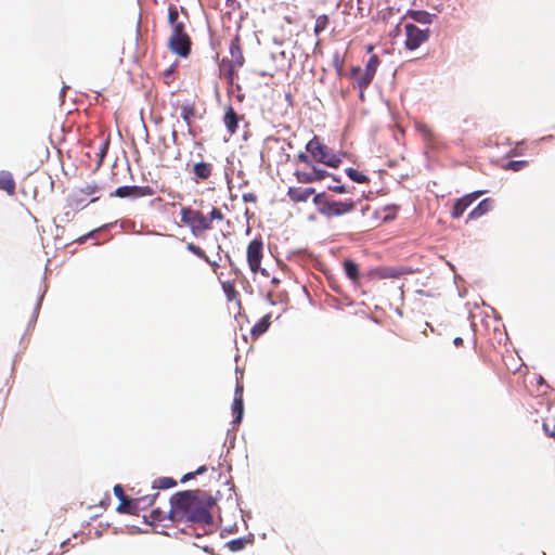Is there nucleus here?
<instances>
[{"label": "nucleus", "mask_w": 555, "mask_h": 555, "mask_svg": "<svg viewBox=\"0 0 555 555\" xmlns=\"http://www.w3.org/2000/svg\"><path fill=\"white\" fill-rule=\"evenodd\" d=\"M297 179L302 183H312L315 182V177L313 175V170L311 172H296Z\"/></svg>", "instance_id": "393cba45"}, {"label": "nucleus", "mask_w": 555, "mask_h": 555, "mask_svg": "<svg viewBox=\"0 0 555 555\" xmlns=\"http://www.w3.org/2000/svg\"><path fill=\"white\" fill-rule=\"evenodd\" d=\"M186 249H188L189 251H191L192 254H194L195 256H197L198 258H201V259H203L204 261H206L207 263H209V264H211V266H214V267H215V266H218L217 263L211 262V261L209 260V258L206 256V254H205V253H204V251H203V250H202L197 245H195V244H193V243H189V244L186 245Z\"/></svg>", "instance_id": "aec40b11"}, {"label": "nucleus", "mask_w": 555, "mask_h": 555, "mask_svg": "<svg viewBox=\"0 0 555 555\" xmlns=\"http://www.w3.org/2000/svg\"><path fill=\"white\" fill-rule=\"evenodd\" d=\"M211 169H212L211 165L208 163H204V162L196 163L193 166L194 175L196 176V178L202 179V180H206L210 177Z\"/></svg>", "instance_id": "4468645a"}, {"label": "nucleus", "mask_w": 555, "mask_h": 555, "mask_svg": "<svg viewBox=\"0 0 555 555\" xmlns=\"http://www.w3.org/2000/svg\"><path fill=\"white\" fill-rule=\"evenodd\" d=\"M194 115V108L190 105H184L181 109V117L186 121V124H190L191 117Z\"/></svg>", "instance_id": "c756f323"}, {"label": "nucleus", "mask_w": 555, "mask_h": 555, "mask_svg": "<svg viewBox=\"0 0 555 555\" xmlns=\"http://www.w3.org/2000/svg\"><path fill=\"white\" fill-rule=\"evenodd\" d=\"M206 470V467L205 466H201L197 470H196V474H202Z\"/></svg>", "instance_id": "37998d69"}, {"label": "nucleus", "mask_w": 555, "mask_h": 555, "mask_svg": "<svg viewBox=\"0 0 555 555\" xmlns=\"http://www.w3.org/2000/svg\"><path fill=\"white\" fill-rule=\"evenodd\" d=\"M379 59L377 55H371V57L369 59L366 65H365V69H363L364 72L371 74L372 76H375L376 74V70L379 66Z\"/></svg>", "instance_id": "4be33fe9"}, {"label": "nucleus", "mask_w": 555, "mask_h": 555, "mask_svg": "<svg viewBox=\"0 0 555 555\" xmlns=\"http://www.w3.org/2000/svg\"><path fill=\"white\" fill-rule=\"evenodd\" d=\"M490 210L489 199L481 201L468 215L469 219H477Z\"/></svg>", "instance_id": "dca6fc26"}, {"label": "nucleus", "mask_w": 555, "mask_h": 555, "mask_svg": "<svg viewBox=\"0 0 555 555\" xmlns=\"http://www.w3.org/2000/svg\"><path fill=\"white\" fill-rule=\"evenodd\" d=\"M326 24H327V16L326 15L319 16L315 22L314 31L317 34L323 31L326 27Z\"/></svg>", "instance_id": "cd10ccee"}, {"label": "nucleus", "mask_w": 555, "mask_h": 555, "mask_svg": "<svg viewBox=\"0 0 555 555\" xmlns=\"http://www.w3.org/2000/svg\"><path fill=\"white\" fill-rule=\"evenodd\" d=\"M328 201L330 199L326 198L324 193L317 194L313 197V203L318 206V210L320 214H321V208H323V206H325V204H328Z\"/></svg>", "instance_id": "bb28decb"}, {"label": "nucleus", "mask_w": 555, "mask_h": 555, "mask_svg": "<svg viewBox=\"0 0 555 555\" xmlns=\"http://www.w3.org/2000/svg\"><path fill=\"white\" fill-rule=\"evenodd\" d=\"M170 504L172 519H181L205 525H210L212 522V516L209 512V503L199 492H178L171 498Z\"/></svg>", "instance_id": "f257e3e1"}, {"label": "nucleus", "mask_w": 555, "mask_h": 555, "mask_svg": "<svg viewBox=\"0 0 555 555\" xmlns=\"http://www.w3.org/2000/svg\"><path fill=\"white\" fill-rule=\"evenodd\" d=\"M269 325H270V315L267 314L263 318H261V320L256 325H254V327L251 328V334L254 336H259L268 330Z\"/></svg>", "instance_id": "f3484780"}, {"label": "nucleus", "mask_w": 555, "mask_h": 555, "mask_svg": "<svg viewBox=\"0 0 555 555\" xmlns=\"http://www.w3.org/2000/svg\"><path fill=\"white\" fill-rule=\"evenodd\" d=\"M119 501L120 503L117 507L119 513H134L135 509L140 506L145 507L153 504V500L149 498H138L135 500H130L125 495Z\"/></svg>", "instance_id": "6e6552de"}, {"label": "nucleus", "mask_w": 555, "mask_h": 555, "mask_svg": "<svg viewBox=\"0 0 555 555\" xmlns=\"http://www.w3.org/2000/svg\"><path fill=\"white\" fill-rule=\"evenodd\" d=\"M312 194L314 189L293 186L288 189L287 195L293 202H306Z\"/></svg>", "instance_id": "f8f14e48"}, {"label": "nucleus", "mask_w": 555, "mask_h": 555, "mask_svg": "<svg viewBox=\"0 0 555 555\" xmlns=\"http://www.w3.org/2000/svg\"><path fill=\"white\" fill-rule=\"evenodd\" d=\"M243 198H244L245 202H249V201L253 199V195L251 194H244Z\"/></svg>", "instance_id": "a19ab883"}, {"label": "nucleus", "mask_w": 555, "mask_h": 555, "mask_svg": "<svg viewBox=\"0 0 555 555\" xmlns=\"http://www.w3.org/2000/svg\"><path fill=\"white\" fill-rule=\"evenodd\" d=\"M527 163L525 160H511L505 165L506 169L518 171L525 167Z\"/></svg>", "instance_id": "c85d7f7f"}, {"label": "nucleus", "mask_w": 555, "mask_h": 555, "mask_svg": "<svg viewBox=\"0 0 555 555\" xmlns=\"http://www.w3.org/2000/svg\"><path fill=\"white\" fill-rule=\"evenodd\" d=\"M231 54H232L233 57H236L235 55H238L237 63L240 65L243 64L242 54H241V51H240V49L237 47H232L231 48Z\"/></svg>", "instance_id": "c9c22d12"}, {"label": "nucleus", "mask_w": 555, "mask_h": 555, "mask_svg": "<svg viewBox=\"0 0 555 555\" xmlns=\"http://www.w3.org/2000/svg\"><path fill=\"white\" fill-rule=\"evenodd\" d=\"M223 218H224L223 214L218 208H212V210L210 211V214L208 216L210 223L214 220H223Z\"/></svg>", "instance_id": "2f4dec72"}, {"label": "nucleus", "mask_w": 555, "mask_h": 555, "mask_svg": "<svg viewBox=\"0 0 555 555\" xmlns=\"http://www.w3.org/2000/svg\"><path fill=\"white\" fill-rule=\"evenodd\" d=\"M344 268H345V272L347 274V276L351 280V281H357L358 280V276H359V270H358V266L351 261V260H346L344 262Z\"/></svg>", "instance_id": "a211bd4d"}, {"label": "nucleus", "mask_w": 555, "mask_h": 555, "mask_svg": "<svg viewBox=\"0 0 555 555\" xmlns=\"http://www.w3.org/2000/svg\"><path fill=\"white\" fill-rule=\"evenodd\" d=\"M310 156L328 167L337 168L341 162L339 155L335 154L327 145L321 143L318 137H313L306 145Z\"/></svg>", "instance_id": "f03ea898"}, {"label": "nucleus", "mask_w": 555, "mask_h": 555, "mask_svg": "<svg viewBox=\"0 0 555 555\" xmlns=\"http://www.w3.org/2000/svg\"><path fill=\"white\" fill-rule=\"evenodd\" d=\"M453 344L456 347H459V346H461L463 344V339L461 337H456V338H454Z\"/></svg>", "instance_id": "ea45409f"}, {"label": "nucleus", "mask_w": 555, "mask_h": 555, "mask_svg": "<svg viewBox=\"0 0 555 555\" xmlns=\"http://www.w3.org/2000/svg\"><path fill=\"white\" fill-rule=\"evenodd\" d=\"M298 159L307 165H311L312 162H311V156H309L308 154L306 153H300L298 155Z\"/></svg>", "instance_id": "e433bc0d"}, {"label": "nucleus", "mask_w": 555, "mask_h": 555, "mask_svg": "<svg viewBox=\"0 0 555 555\" xmlns=\"http://www.w3.org/2000/svg\"><path fill=\"white\" fill-rule=\"evenodd\" d=\"M482 194L483 191H477L457 199L453 206L452 217L460 218L464 214V211L473 204V202L476 201Z\"/></svg>", "instance_id": "1a4fd4ad"}, {"label": "nucleus", "mask_w": 555, "mask_h": 555, "mask_svg": "<svg viewBox=\"0 0 555 555\" xmlns=\"http://www.w3.org/2000/svg\"><path fill=\"white\" fill-rule=\"evenodd\" d=\"M224 125L230 133H234L237 128V115L234 112V109L230 106L228 107L224 118H223Z\"/></svg>", "instance_id": "2eb2a0df"}, {"label": "nucleus", "mask_w": 555, "mask_h": 555, "mask_svg": "<svg viewBox=\"0 0 555 555\" xmlns=\"http://www.w3.org/2000/svg\"><path fill=\"white\" fill-rule=\"evenodd\" d=\"M243 387L237 384L235 389V396L232 403V411L234 415L233 423L238 424L242 421L243 417V397H242Z\"/></svg>", "instance_id": "9b49d317"}, {"label": "nucleus", "mask_w": 555, "mask_h": 555, "mask_svg": "<svg viewBox=\"0 0 555 555\" xmlns=\"http://www.w3.org/2000/svg\"><path fill=\"white\" fill-rule=\"evenodd\" d=\"M150 499V496H147ZM154 498H156V494H153V498H151V500L154 501Z\"/></svg>", "instance_id": "c03bdc74"}, {"label": "nucleus", "mask_w": 555, "mask_h": 555, "mask_svg": "<svg viewBox=\"0 0 555 555\" xmlns=\"http://www.w3.org/2000/svg\"><path fill=\"white\" fill-rule=\"evenodd\" d=\"M0 190L5 191L8 194L13 195L15 193V181L9 171L0 172Z\"/></svg>", "instance_id": "ddd939ff"}, {"label": "nucleus", "mask_w": 555, "mask_h": 555, "mask_svg": "<svg viewBox=\"0 0 555 555\" xmlns=\"http://www.w3.org/2000/svg\"><path fill=\"white\" fill-rule=\"evenodd\" d=\"M263 244L259 240H253L247 247V261L250 270L256 273L260 270Z\"/></svg>", "instance_id": "423d86ee"}, {"label": "nucleus", "mask_w": 555, "mask_h": 555, "mask_svg": "<svg viewBox=\"0 0 555 555\" xmlns=\"http://www.w3.org/2000/svg\"><path fill=\"white\" fill-rule=\"evenodd\" d=\"M171 28H172V34L171 35H176V34H185L184 33V24L182 22H177L176 24H172L171 25Z\"/></svg>", "instance_id": "473e14b6"}, {"label": "nucleus", "mask_w": 555, "mask_h": 555, "mask_svg": "<svg viewBox=\"0 0 555 555\" xmlns=\"http://www.w3.org/2000/svg\"><path fill=\"white\" fill-rule=\"evenodd\" d=\"M312 169H313V175L315 177V181H320L327 176V172L323 169H319L314 166L312 167Z\"/></svg>", "instance_id": "72a5a7b5"}, {"label": "nucleus", "mask_w": 555, "mask_h": 555, "mask_svg": "<svg viewBox=\"0 0 555 555\" xmlns=\"http://www.w3.org/2000/svg\"><path fill=\"white\" fill-rule=\"evenodd\" d=\"M132 191V188L129 186H120L116 190V195L119 197L128 196Z\"/></svg>", "instance_id": "f704fd0d"}, {"label": "nucleus", "mask_w": 555, "mask_h": 555, "mask_svg": "<svg viewBox=\"0 0 555 555\" xmlns=\"http://www.w3.org/2000/svg\"><path fill=\"white\" fill-rule=\"evenodd\" d=\"M193 477V474L190 473V474H186L183 478H182V481H185V480H189Z\"/></svg>", "instance_id": "79ce46f5"}, {"label": "nucleus", "mask_w": 555, "mask_h": 555, "mask_svg": "<svg viewBox=\"0 0 555 555\" xmlns=\"http://www.w3.org/2000/svg\"><path fill=\"white\" fill-rule=\"evenodd\" d=\"M168 20H169V24L172 25V24H176L177 22H179V12L177 10V8L175 7H170L169 10H168Z\"/></svg>", "instance_id": "7c9ffc66"}, {"label": "nucleus", "mask_w": 555, "mask_h": 555, "mask_svg": "<svg viewBox=\"0 0 555 555\" xmlns=\"http://www.w3.org/2000/svg\"><path fill=\"white\" fill-rule=\"evenodd\" d=\"M181 221L191 229L194 235H199L210 229V220L208 217L189 207L181 208Z\"/></svg>", "instance_id": "7ed1b4c3"}, {"label": "nucleus", "mask_w": 555, "mask_h": 555, "mask_svg": "<svg viewBox=\"0 0 555 555\" xmlns=\"http://www.w3.org/2000/svg\"><path fill=\"white\" fill-rule=\"evenodd\" d=\"M176 486V481L168 477L159 478L155 481L154 488L157 489H169L171 487Z\"/></svg>", "instance_id": "b1692460"}, {"label": "nucleus", "mask_w": 555, "mask_h": 555, "mask_svg": "<svg viewBox=\"0 0 555 555\" xmlns=\"http://www.w3.org/2000/svg\"><path fill=\"white\" fill-rule=\"evenodd\" d=\"M405 48L409 50L417 49L422 43L428 39V29L423 30L414 24L405 25Z\"/></svg>", "instance_id": "20e7f679"}, {"label": "nucleus", "mask_w": 555, "mask_h": 555, "mask_svg": "<svg viewBox=\"0 0 555 555\" xmlns=\"http://www.w3.org/2000/svg\"><path fill=\"white\" fill-rule=\"evenodd\" d=\"M415 129L417 130V132L420 134H422V137L425 139V140H433L434 139V132L433 130L429 128L428 125L424 124V122H416L415 124Z\"/></svg>", "instance_id": "412c9836"}, {"label": "nucleus", "mask_w": 555, "mask_h": 555, "mask_svg": "<svg viewBox=\"0 0 555 555\" xmlns=\"http://www.w3.org/2000/svg\"><path fill=\"white\" fill-rule=\"evenodd\" d=\"M411 17L421 24H430L433 22V15L425 11H413Z\"/></svg>", "instance_id": "6ab92c4d"}, {"label": "nucleus", "mask_w": 555, "mask_h": 555, "mask_svg": "<svg viewBox=\"0 0 555 555\" xmlns=\"http://www.w3.org/2000/svg\"><path fill=\"white\" fill-rule=\"evenodd\" d=\"M351 74L352 77L356 79L358 88L361 90V96H363L364 89H366L370 86L374 76L364 72L361 67H353Z\"/></svg>", "instance_id": "9d476101"}, {"label": "nucleus", "mask_w": 555, "mask_h": 555, "mask_svg": "<svg viewBox=\"0 0 555 555\" xmlns=\"http://www.w3.org/2000/svg\"><path fill=\"white\" fill-rule=\"evenodd\" d=\"M168 46L172 52L182 57H185L190 52L191 41L186 34H176L170 36Z\"/></svg>", "instance_id": "0eeeda50"}, {"label": "nucleus", "mask_w": 555, "mask_h": 555, "mask_svg": "<svg viewBox=\"0 0 555 555\" xmlns=\"http://www.w3.org/2000/svg\"><path fill=\"white\" fill-rule=\"evenodd\" d=\"M328 189L334 191V192H336V193H346L347 192V190H346V188L344 185H338V184L337 185H330Z\"/></svg>", "instance_id": "58836bf2"}, {"label": "nucleus", "mask_w": 555, "mask_h": 555, "mask_svg": "<svg viewBox=\"0 0 555 555\" xmlns=\"http://www.w3.org/2000/svg\"><path fill=\"white\" fill-rule=\"evenodd\" d=\"M228 546L231 551L237 552L244 548L245 541L243 539H234L228 542Z\"/></svg>", "instance_id": "a878e982"}, {"label": "nucleus", "mask_w": 555, "mask_h": 555, "mask_svg": "<svg viewBox=\"0 0 555 555\" xmlns=\"http://www.w3.org/2000/svg\"><path fill=\"white\" fill-rule=\"evenodd\" d=\"M114 494L120 500L122 496H125L124 489L120 485H116L114 487Z\"/></svg>", "instance_id": "4c0bfd02"}, {"label": "nucleus", "mask_w": 555, "mask_h": 555, "mask_svg": "<svg viewBox=\"0 0 555 555\" xmlns=\"http://www.w3.org/2000/svg\"><path fill=\"white\" fill-rule=\"evenodd\" d=\"M347 172V176L354 182H358V183H364L367 181V178L365 175L359 172L358 170L353 169V168H348L346 170Z\"/></svg>", "instance_id": "5701e85b"}, {"label": "nucleus", "mask_w": 555, "mask_h": 555, "mask_svg": "<svg viewBox=\"0 0 555 555\" xmlns=\"http://www.w3.org/2000/svg\"><path fill=\"white\" fill-rule=\"evenodd\" d=\"M354 208V202H337V201H328V204H325L323 208H321V215L331 217L343 216L347 212H350Z\"/></svg>", "instance_id": "39448f33"}]
</instances>
